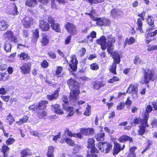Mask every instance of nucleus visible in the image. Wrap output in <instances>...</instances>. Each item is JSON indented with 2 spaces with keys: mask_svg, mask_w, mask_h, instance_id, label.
Instances as JSON below:
<instances>
[{
  "mask_svg": "<svg viewBox=\"0 0 157 157\" xmlns=\"http://www.w3.org/2000/svg\"><path fill=\"white\" fill-rule=\"evenodd\" d=\"M148 116L147 113H146L144 117V120L142 121V124L139 127V129L138 131V134L139 135L142 136L144 133L148 132L147 128L149 127L147 123V117Z\"/></svg>",
  "mask_w": 157,
  "mask_h": 157,
  "instance_id": "nucleus-1",
  "label": "nucleus"
},
{
  "mask_svg": "<svg viewBox=\"0 0 157 157\" xmlns=\"http://www.w3.org/2000/svg\"><path fill=\"white\" fill-rule=\"evenodd\" d=\"M107 40V50L108 52L111 55L113 54V44L116 41L115 37L111 35L108 36L106 39Z\"/></svg>",
  "mask_w": 157,
  "mask_h": 157,
  "instance_id": "nucleus-2",
  "label": "nucleus"
},
{
  "mask_svg": "<svg viewBox=\"0 0 157 157\" xmlns=\"http://www.w3.org/2000/svg\"><path fill=\"white\" fill-rule=\"evenodd\" d=\"M97 147L101 152L108 153L111 150L112 146L111 144L109 143L101 142L97 144Z\"/></svg>",
  "mask_w": 157,
  "mask_h": 157,
  "instance_id": "nucleus-3",
  "label": "nucleus"
},
{
  "mask_svg": "<svg viewBox=\"0 0 157 157\" xmlns=\"http://www.w3.org/2000/svg\"><path fill=\"white\" fill-rule=\"evenodd\" d=\"M62 100L64 102L63 104V109L68 113L67 117L72 116L75 113V111L73 110L72 107H70L67 104L68 100L67 97L65 96H63Z\"/></svg>",
  "mask_w": 157,
  "mask_h": 157,
  "instance_id": "nucleus-4",
  "label": "nucleus"
},
{
  "mask_svg": "<svg viewBox=\"0 0 157 157\" xmlns=\"http://www.w3.org/2000/svg\"><path fill=\"white\" fill-rule=\"evenodd\" d=\"M113 55V58L114 59V63L111 66L110 71L113 74H116V68L117 67L116 63H119L120 61V58L119 54L117 52H114Z\"/></svg>",
  "mask_w": 157,
  "mask_h": 157,
  "instance_id": "nucleus-5",
  "label": "nucleus"
},
{
  "mask_svg": "<svg viewBox=\"0 0 157 157\" xmlns=\"http://www.w3.org/2000/svg\"><path fill=\"white\" fill-rule=\"evenodd\" d=\"M155 78V73L153 71L150 69L146 70L144 72L143 83H147L151 80H153Z\"/></svg>",
  "mask_w": 157,
  "mask_h": 157,
  "instance_id": "nucleus-6",
  "label": "nucleus"
},
{
  "mask_svg": "<svg viewBox=\"0 0 157 157\" xmlns=\"http://www.w3.org/2000/svg\"><path fill=\"white\" fill-rule=\"evenodd\" d=\"M52 17L50 16L46 17L43 20L40 21L39 25L40 28L43 31H46L49 29L48 23H49V18Z\"/></svg>",
  "mask_w": 157,
  "mask_h": 157,
  "instance_id": "nucleus-7",
  "label": "nucleus"
},
{
  "mask_svg": "<svg viewBox=\"0 0 157 157\" xmlns=\"http://www.w3.org/2000/svg\"><path fill=\"white\" fill-rule=\"evenodd\" d=\"M94 20L96 21L97 25L100 26H108L110 24V21L105 18H96L93 19Z\"/></svg>",
  "mask_w": 157,
  "mask_h": 157,
  "instance_id": "nucleus-8",
  "label": "nucleus"
},
{
  "mask_svg": "<svg viewBox=\"0 0 157 157\" xmlns=\"http://www.w3.org/2000/svg\"><path fill=\"white\" fill-rule=\"evenodd\" d=\"M67 83L71 90H75V89L79 88V83L72 78H71L67 80Z\"/></svg>",
  "mask_w": 157,
  "mask_h": 157,
  "instance_id": "nucleus-9",
  "label": "nucleus"
},
{
  "mask_svg": "<svg viewBox=\"0 0 157 157\" xmlns=\"http://www.w3.org/2000/svg\"><path fill=\"white\" fill-rule=\"evenodd\" d=\"M48 103V102L47 101L42 100L39 102L36 107H35L34 105H32L29 107V109L34 111L37 109H46L45 108Z\"/></svg>",
  "mask_w": 157,
  "mask_h": 157,
  "instance_id": "nucleus-10",
  "label": "nucleus"
},
{
  "mask_svg": "<svg viewBox=\"0 0 157 157\" xmlns=\"http://www.w3.org/2000/svg\"><path fill=\"white\" fill-rule=\"evenodd\" d=\"M65 27L68 32L71 34L74 35L77 33V30L75 26L72 23L67 22Z\"/></svg>",
  "mask_w": 157,
  "mask_h": 157,
  "instance_id": "nucleus-11",
  "label": "nucleus"
},
{
  "mask_svg": "<svg viewBox=\"0 0 157 157\" xmlns=\"http://www.w3.org/2000/svg\"><path fill=\"white\" fill-rule=\"evenodd\" d=\"M155 29V26L152 27H149L147 30L145 34V37L147 38L149 37H154L157 34V30L153 31V30Z\"/></svg>",
  "mask_w": 157,
  "mask_h": 157,
  "instance_id": "nucleus-12",
  "label": "nucleus"
},
{
  "mask_svg": "<svg viewBox=\"0 0 157 157\" xmlns=\"http://www.w3.org/2000/svg\"><path fill=\"white\" fill-rule=\"evenodd\" d=\"M49 19V24H51L50 26L52 29L57 32H60L61 29L60 25L58 23H55V21L52 17H50Z\"/></svg>",
  "mask_w": 157,
  "mask_h": 157,
  "instance_id": "nucleus-13",
  "label": "nucleus"
},
{
  "mask_svg": "<svg viewBox=\"0 0 157 157\" xmlns=\"http://www.w3.org/2000/svg\"><path fill=\"white\" fill-rule=\"evenodd\" d=\"M3 37L8 40H10L14 42L17 41V38L14 36L13 32L10 30H7L6 33L4 34Z\"/></svg>",
  "mask_w": 157,
  "mask_h": 157,
  "instance_id": "nucleus-14",
  "label": "nucleus"
},
{
  "mask_svg": "<svg viewBox=\"0 0 157 157\" xmlns=\"http://www.w3.org/2000/svg\"><path fill=\"white\" fill-rule=\"evenodd\" d=\"M71 58V59L70 61V63H69L70 67L72 71H75L77 69L78 61L74 55H72Z\"/></svg>",
  "mask_w": 157,
  "mask_h": 157,
  "instance_id": "nucleus-15",
  "label": "nucleus"
},
{
  "mask_svg": "<svg viewBox=\"0 0 157 157\" xmlns=\"http://www.w3.org/2000/svg\"><path fill=\"white\" fill-rule=\"evenodd\" d=\"M80 93L79 88L75 89V90H71L69 97L71 100H75L77 99L78 95Z\"/></svg>",
  "mask_w": 157,
  "mask_h": 157,
  "instance_id": "nucleus-16",
  "label": "nucleus"
},
{
  "mask_svg": "<svg viewBox=\"0 0 157 157\" xmlns=\"http://www.w3.org/2000/svg\"><path fill=\"white\" fill-rule=\"evenodd\" d=\"M31 65L29 63H25L20 67L22 73L23 74H29L30 71Z\"/></svg>",
  "mask_w": 157,
  "mask_h": 157,
  "instance_id": "nucleus-17",
  "label": "nucleus"
},
{
  "mask_svg": "<svg viewBox=\"0 0 157 157\" xmlns=\"http://www.w3.org/2000/svg\"><path fill=\"white\" fill-rule=\"evenodd\" d=\"M22 22L25 28H29L32 24L33 19L30 17H26L22 20Z\"/></svg>",
  "mask_w": 157,
  "mask_h": 157,
  "instance_id": "nucleus-18",
  "label": "nucleus"
},
{
  "mask_svg": "<svg viewBox=\"0 0 157 157\" xmlns=\"http://www.w3.org/2000/svg\"><path fill=\"white\" fill-rule=\"evenodd\" d=\"M97 43L101 45V48L103 50H105L107 47V40L104 36H102L101 38L98 40Z\"/></svg>",
  "mask_w": 157,
  "mask_h": 157,
  "instance_id": "nucleus-19",
  "label": "nucleus"
},
{
  "mask_svg": "<svg viewBox=\"0 0 157 157\" xmlns=\"http://www.w3.org/2000/svg\"><path fill=\"white\" fill-rule=\"evenodd\" d=\"M114 147H113V154L114 155H117L121 150H122L125 147L124 145H123V147L122 148H121V146L120 144L117 142H115L114 143Z\"/></svg>",
  "mask_w": 157,
  "mask_h": 157,
  "instance_id": "nucleus-20",
  "label": "nucleus"
},
{
  "mask_svg": "<svg viewBox=\"0 0 157 157\" xmlns=\"http://www.w3.org/2000/svg\"><path fill=\"white\" fill-rule=\"evenodd\" d=\"M92 87L95 90H98L105 85V84L102 81L93 82H92Z\"/></svg>",
  "mask_w": 157,
  "mask_h": 157,
  "instance_id": "nucleus-21",
  "label": "nucleus"
},
{
  "mask_svg": "<svg viewBox=\"0 0 157 157\" xmlns=\"http://www.w3.org/2000/svg\"><path fill=\"white\" fill-rule=\"evenodd\" d=\"M81 133L85 135H92L94 133L93 128H82L81 130Z\"/></svg>",
  "mask_w": 157,
  "mask_h": 157,
  "instance_id": "nucleus-22",
  "label": "nucleus"
},
{
  "mask_svg": "<svg viewBox=\"0 0 157 157\" xmlns=\"http://www.w3.org/2000/svg\"><path fill=\"white\" fill-rule=\"evenodd\" d=\"M52 107L54 109L55 112L58 114H63V111L62 110L60 106L58 104L53 105H52Z\"/></svg>",
  "mask_w": 157,
  "mask_h": 157,
  "instance_id": "nucleus-23",
  "label": "nucleus"
},
{
  "mask_svg": "<svg viewBox=\"0 0 157 157\" xmlns=\"http://www.w3.org/2000/svg\"><path fill=\"white\" fill-rule=\"evenodd\" d=\"M90 148L91 151L90 154L88 152H87V157H98L97 155L94 153V152L98 153V149L94 147V146L93 147H91Z\"/></svg>",
  "mask_w": 157,
  "mask_h": 157,
  "instance_id": "nucleus-24",
  "label": "nucleus"
},
{
  "mask_svg": "<svg viewBox=\"0 0 157 157\" xmlns=\"http://www.w3.org/2000/svg\"><path fill=\"white\" fill-rule=\"evenodd\" d=\"M123 14V12L119 9H113L111 11V14L115 17L117 16H121Z\"/></svg>",
  "mask_w": 157,
  "mask_h": 157,
  "instance_id": "nucleus-25",
  "label": "nucleus"
},
{
  "mask_svg": "<svg viewBox=\"0 0 157 157\" xmlns=\"http://www.w3.org/2000/svg\"><path fill=\"white\" fill-rule=\"evenodd\" d=\"M118 140L120 142H124L127 141H129L130 142H131L133 141L132 138L126 135L121 136L119 139Z\"/></svg>",
  "mask_w": 157,
  "mask_h": 157,
  "instance_id": "nucleus-26",
  "label": "nucleus"
},
{
  "mask_svg": "<svg viewBox=\"0 0 157 157\" xmlns=\"http://www.w3.org/2000/svg\"><path fill=\"white\" fill-rule=\"evenodd\" d=\"M10 149V148L5 145L2 146V151L3 152L4 157H8Z\"/></svg>",
  "mask_w": 157,
  "mask_h": 157,
  "instance_id": "nucleus-27",
  "label": "nucleus"
},
{
  "mask_svg": "<svg viewBox=\"0 0 157 157\" xmlns=\"http://www.w3.org/2000/svg\"><path fill=\"white\" fill-rule=\"evenodd\" d=\"M37 116L40 118H42L46 116L47 111L46 109H39L37 113Z\"/></svg>",
  "mask_w": 157,
  "mask_h": 157,
  "instance_id": "nucleus-28",
  "label": "nucleus"
},
{
  "mask_svg": "<svg viewBox=\"0 0 157 157\" xmlns=\"http://www.w3.org/2000/svg\"><path fill=\"white\" fill-rule=\"evenodd\" d=\"M58 91L56 90L53 94L51 95H48L47 96L48 99L50 101L56 99L58 97Z\"/></svg>",
  "mask_w": 157,
  "mask_h": 157,
  "instance_id": "nucleus-29",
  "label": "nucleus"
},
{
  "mask_svg": "<svg viewBox=\"0 0 157 157\" xmlns=\"http://www.w3.org/2000/svg\"><path fill=\"white\" fill-rule=\"evenodd\" d=\"M142 21L143 20L142 19L139 18L138 19L137 22V25L138 26L137 30L139 31L141 33H143L144 32L142 29L143 25Z\"/></svg>",
  "mask_w": 157,
  "mask_h": 157,
  "instance_id": "nucleus-30",
  "label": "nucleus"
},
{
  "mask_svg": "<svg viewBox=\"0 0 157 157\" xmlns=\"http://www.w3.org/2000/svg\"><path fill=\"white\" fill-rule=\"evenodd\" d=\"M11 45L8 41H6L4 45V48L6 52H10L11 51Z\"/></svg>",
  "mask_w": 157,
  "mask_h": 157,
  "instance_id": "nucleus-31",
  "label": "nucleus"
},
{
  "mask_svg": "<svg viewBox=\"0 0 157 157\" xmlns=\"http://www.w3.org/2000/svg\"><path fill=\"white\" fill-rule=\"evenodd\" d=\"M137 85L136 84L133 85L131 84L130 85L127 91V93L130 94L131 92H136L137 90Z\"/></svg>",
  "mask_w": 157,
  "mask_h": 157,
  "instance_id": "nucleus-32",
  "label": "nucleus"
},
{
  "mask_svg": "<svg viewBox=\"0 0 157 157\" xmlns=\"http://www.w3.org/2000/svg\"><path fill=\"white\" fill-rule=\"evenodd\" d=\"M0 24L1 25L0 29L1 31H3L6 29L9 26V25L5 20L0 21Z\"/></svg>",
  "mask_w": 157,
  "mask_h": 157,
  "instance_id": "nucleus-33",
  "label": "nucleus"
},
{
  "mask_svg": "<svg viewBox=\"0 0 157 157\" xmlns=\"http://www.w3.org/2000/svg\"><path fill=\"white\" fill-rule=\"evenodd\" d=\"M66 132L67 134L69 136H74L75 137H78L79 138H81L82 137V136L81 134L79 133L76 134H74L69 130H67Z\"/></svg>",
  "mask_w": 157,
  "mask_h": 157,
  "instance_id": "nucleus-34",
  "label": "nucleus"
},
{
  "mask_svg": "<svg viewBox=\"0 0 157 157\" xmlns=\"http://www.w3.org/2000/svg\"><path fill=\"white\" fill-rule=\"evenodd\" d=\"M21 157H25L27 155H32V152L31 151L28 149L22 150L21 152Z\"/></svg>",
  "mask_w": 157,
  "mask_h": 157,
  "instance_id": "nucleus-35",
  "label": "nucleus"
},
{
  "mask_svg": "<svg viewBox=\"0 0 157 157\" xmlns=\"http://www.w3.org/2000/svg\"><path fill=\"white\" fill-rule=\"evenodd\" d=\"M36 3V0H27L25 2V5L29 7L34 6Z\"/></svg>",
  "mask_w": 157,
  "mask_h": 157,
  "instance_id": "nucleus-36",
  "label": "nucleus"
},
{
  "mask_svg": "<svg viewBox=\"0 0 157 157\" xmlns=\"http://www.w3.org/2000/svg\"><path fill=\"white\" fill-rule=\"evenodd\" d=\"M137 149L136 147H132L130 149V152L128 155V157H135L136 156V153L135 152V151Z\"/></svg>",
  "mask_w": 157,
  "mask_h": 157,
  "instance_id": "nucleus-37",
  "label": "nucleus"
},
{
  "mask_svg": "<svg viewBox=\"0 0 157 157\" xmlns=\"http://www.w3.org/2000/svg\"><path fill=\"white\" fill-rule=\"evenodd\" d=\"M144 120V118L143 119H141L140 118H136L132 122L131 124L133 126H135L136 124H138L140 123V125L142 124V121Z\"/></svg>",
  "mask_w": 157,
  "mask_h": 157,
  "instance_id": "nucleus-38",
  "label": "nucleus"
},
{
  "mask_svg": "<svg viewBox=\"0 0 157 157\" xmlns=\"http://www.w3.org/2000/svg\"><path fill=\"white\" fill-rule=\"evenodd\" d=\"M18 57L20 58L21 60H26L29 58V56L25 53L23 52L21 54L18 55Z\"/></svg>",
  "mask_w": 157,
  "mask_h": 157,
  "instance_id": "nucleus-39",
  "label": "nucleus"
},
{
  "mask_svg": "<svg viewBox=\"0 0 157 157\" xmlns=\"http://www.w3.org/2000/svg\"><path fill=\"white\" fill-rule=\"evenodd\" d=\"M28 117L26 116H24L23 118L20 119L18 121L16 122V123L18 124V125L22 124L26 122L28 120Z\"/></svg>",
  "mask_w": 157,
  "mask_h": 157,
  "instance_id": "nucleus-40",
  "label": "nucleus"
},
{
  "mask_svg": "<svg viewBox=\"0 0 157 157\" xmlns=\"http://www.w3.org/2000/svg\"><path fill=\"white\" fill-rule=\"evenodd\" d=\"M42 42L44 46L46 45L49 43V40L47 38V35L45 34H42Z\"/></svg>",
  "mask_w": 157,
  "mask_h": 157,
  "instance_id": "nucleus-41",
  "label": "nucleus"
},
{
  "mask_svg": "<svg viewBox=\"0 0 157 157\" xmlns=\"http://www.w3.org/2000/svg\"><path fill=\"white\" fill-rule=\"evenodd\" d=\"M105 134L100 133L96 135L95 137L98 141H103L104 140Z\"/></svg>",
  "mask_w": 157,
  "mask_h": 157,
  "instance_id": "nucleus-42",
  "label": "nucleus"
},
{
  "mask_svg": "<svg viewBox=\"0 0 157 157\" xmlns=\"http://www.w3.org/2000/svg\"><path fill=\"white\" fill-rule=\"evenodd\" d=\"M87 147L88 148H90L91 147H93L94 146V140L93 138H91L89 139Z\"/></svg>",
  "mask_w": 157,
  "mask_h": 157,
  "instance_id": "nucleus-43",
  "label": "nucleus"
},
{
  "mask_svg": "<svg viewBox=\"0 0 157 157\" xmlns=\"http://www.w3.org/2000/svg\"><path fill=\"white\" fill-rule=\"evenodd\" d=\"M91 112V105H87L86 106V110L84 113V114L86 116H89Z\"/></svg>",
  "mask_w": 157,
  "mask_h": 157,
  "instance_id": "nucleus-44",
  "label": "nucleus"
},
{
  "mask_svg": "<svg viewBox=\"0 0 157 157\" xmlns=\"http://www.w3.org/2000/svg\"><path fill=\"white\" fill-rule=\"evenodd\" d=\"M65 142L67 144L71 146H73L75 145V142L74 140L70 139L68 137L66 138L65 139Z\"/></svg>",
  "mask_w": 157,
  "mask_h": 157,
  "instance_id": "nucleus-45",
  "label": "nucleus"
},
{
  "mask_svg": "<svg viewBox=\"0 0 157 157\" xmlns=\"http://www.w3.org/2000/svg\"><path fill=\"white\" fill-rule=\"evenodd\" d=\"M152 110V107L150 105H148L147 106L146 109V111L144 113L143 115V118H144V117L145 115V114L147 113L148 114V116L147 117V120L148 119V117L149 115V113Z\"/></svg>",
  "mask_w": 157,
  "mask_h": 157,
  "instance_id": "nucleus-46",
  "label": "nucleus"
},
{
  "mask_svg": "<svg viewBox=\"0 0 157 157\" xmlns=\"http://www.w3.org/2000/svg\"><path fill=\"white\" fill-rule=\"evenodd\" d=\"M153 17L151 16H148L147 19V21L149 27H152L153 26H155L154 24V21L152 20Z\"/></svg>",
  "mask_w": 157,
  "mask_h": 157,
  "instance_id": "nucleus-47",
  "label": "nucleus"
},
{
  "mask_svg": "<svg viewBox=\"0 0 157 157\" xmlns=\"http://www.w3.org/2000/svg\"><path fill=\"white\" fill-rule=\"evenodd\" d=\"M54 148L52 146H50L48 148L47 155H54L53 152Z\"/></svg>",
  "mask_w": 157,
  "mask_h": 157,
  "instance_id": "nucleus-48",
  "label": "nucleus"
},
{
  "mask_svg": "<svg viewBox=\"0 0 157 157\" xmlns=\"http://www.w3.org/2000/svg\"><path fill=\"white\" fill-rule=\"evenodd\" d=\"M7 120L8 121L9 124L10 125L14 121V118L10 114L9 115L7 116Z\"/></svg>",
  "mask_w": 157,
  "mask_h": 157,
  "instance_id": "nucleus-49",
  "label": "nucleus"
},
{
  "mask_svg": "<svg viewBox=\"0 0 157 157\" xmlns=\"http://www.w3.org/2000/svg\"><path fill=\"white\" fill-rule=\"evenodd\" d=\"M33 37L36 41H37L39 37V32L37 29H35L33 30Z\"/></svg>",
  "mask_w": 157,
  "mask_h": 157,
  "instance_id": "nucleus-50",
  "label": "nucleus"
},
{
  "mask_svg": "<svg viewBox=\"0 0 157 157\" xmlns=\"http://www.w3.org/2000/svg\"><path fill=\"white\" fill-rule=\"evenodd\" d=\"M135 40L132 37H130L129 39L126 40V43L129 45L132 44L135 42Z\"/></svg>",
  "mask_w": 157,
  "mask_h": 157,
  "instance_id": "nucleus-51",
  "label": "nucleus"
},
{
  "mask_svg": "<svg viewBox=\"0 0 157 157\" xmlns=\"http://www.w3.org/2000/svg\"><path fill=\"white\" fill-rule=\"evenodd\" d=\"M135 64H141L142 63L141 60L139 58L138 56H136L135 58L134 61Z\"/></svg>",
  "mask_w": 157,
  "mask_h": 157,
  "instance_id": "nucleus-52",
  "label": "nucleus"
},
{
  "mask_svg": "<svg viewBox=\"0 0 157 157\" xmlns=\"http://www.w3.org/2000/svg\"><path fill=\"white\" fill-rule=\"evenodd\" d=\"M90 68L93 70H96L98 69L99 67L98 65L96 63H94L91 65L90 66Z\"/></svg>",
  "mask_w": 157,
  "mask_h": 157,
  "instance_id": "nucleus-53",
  "label": "nucleus"
},
{
  "mask_svg": "<svg viewBox=\"0 0 157 157\" xmlns=\"http://www.w3.org/2000/svg\"><path fill=\"white\" fill-rule=\"evenodd\" d=\"M15 140L13 138H10L6 140V144L7 145L12 144L15 141Z\"/></svg>",
  "mask_w": 157,
  "mask_h": 157,
  "instance_id": "nucleus-54",
  "label": "nucleus"
},
{
  "mask_svg": "<svg viewBox=\"0 0 157 157\" xmlns=\"http://www.w3.org/2000/svg\"><path fill=\"white\" fill-rule=\"evenodd\" d=\"M74 146H75V147L73 149L72 152L73 153H75L79 151V149L81 148V147L77 145H75V144Z\"/></svg>",
  "mask_w": 157,
  "mask_h": 157,
  "instance_id": "nucleus-55",
  "label": "nucleus"
},
{
  "mask_svg": "<svg viewBox=\"0 0 157 157\" xmlns=\"http://www.w3.org/2000/svg\"><path fill=\"white\" fill-rule=\"evenodd\" d=\"M125 104L124 102H120L119 105L117 106V109L120 110L123 109L124 106Z\"/></svg>",
  "mask_w": 157,
  "mask_h": 157,
  "instance_id": "nucleus-56",
  "label": "nucleus"
},
{
  "mask_svg": "<svg viewBox=\"0 0 157 157\" xmlns=\"http://www.w3.org/2000/svg\"><path fill=\"white\" fill-rule=\"evenodd\" d=\"M7 92V90L3 87L0 88V94L4 95L6 94Z\"/></svg>",
  "mask_w": 157,
  "mask_h": 157,
  "instance_id": "nucleus-57",
  "label": "nucleus"
},
{
  "mask_svg": "<svg viewBox=\"0 0 157 157\" xmlns=\"http://www.w3.org/2000/svg\"><path fill=\"white\" fill-rule=\"evenodd\" d=\"M63 70V67L61 66H58L57 67V69L56 71V75H59L61 73V72Z\"/></svg>",
  "mask_w": 157,
  "mask_h": 157,
  "instance_id": "nucleus-58",
  "label": "nucleus"
},
{
  "mask_svg": "<svg viewBox=\"0 0 157 157\" xmlns=\"http://www.w3.org/2000/svg\"><path fill=\"white\" fill-rule=\"evenodd\" d=\"M30 134L35 136L40 137V133H39L38 132L36 131H30Z\"/></svg>",
  "mask_w": 157,
  "mask_h": 157,
  "instance_id": "nucleus-59",
  "label": "nucleus"
},
{
  "mask_svg": "<svg viewBox=\"0 0 157 157\" xmlns=\"http://www.w3.org/2000/svg\"><path fill=\"white\" fill-rule=\"evenodd\" d=\"M48 63L46 60H44L41 63V66L44 68H46L48 66Z\"/></svg>",
  "mask_w": 157,
  "mask_h": 157,
  "instance_id": "nucleus-60",
  "label": "nucleus"
},
{
  "mask_svg": "<svg viewBox=\"0 0 157 157\" xmlns=\"http://www.w3.org/2000/svg\"><path fill=\"white\" fill-rule=\"evenodd\" d=\"M14 9L12 11V14L14 15H17L18 14V13L17 10V8L15 5H14Z\"/></svg>",
  "mask_w": 157,
  "mask_h": 157,
  "instance_id": "nucleus-61",
  "label": "nucleus"
},
{
  "mask_svg": "<svg viewBox=\"0 0 157 157\" xmlns=\"http://www.w3.org/2000/svg\"><path fill=\"white\" fill-rule=\"evenodd\" d=\"M90 3H97L104 1V0H88Z\"/></svg>",
  "mask_w": 157,
  "mask_h": 157,
  "instance_id": "nucleus-62",
  "label": "nucleus"
},
{
  "mask_svg": "<svg viewBox=\"0 0 157 157\" xmlns=\"http://www.w3.org/2000/svg\"><path fill=\"white\" fill-rule=\"evenodd\" d=\"M71 39V36L69 35L66 39L65 41V43L66 44H68L70 42Z\"/></svg>",
  "mask_w": 157,
  "mask_h": 157,
  "instance_id": "nucleus-63",
  "label": "nucleus"
},
{
  "mask_svg": "<svg viewBox=\"0 0 157 157\" xmlns=\"http://www.w3.org/2000/svg\"><path fill=\"white\" fill-rule=\"evenodd\" d=\"M157 49V45H153L149 47L147 50L148 51H151L153 50Z\"/></svg>",
  "mask_w": 157,
  "mask_h": 157,
  "instance_id": "nucleus-64",
  "label": "nucleus"
}]
</instances>
